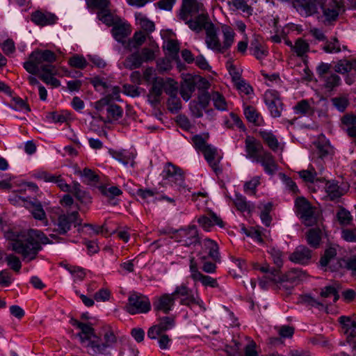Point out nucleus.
<instances>
[{
  "label": "nucleus",
  "mask_w": 356,
  "mask_h": 356,
  "mask_svg": "<svg viewBox=\"0 0 356 356\" xmlns=\"http://www.w3.org/2000/svg\"><path fill=\"white\" fill-rule=\"evenodd\" d=\"M211 99L216 108L221 111L226 110L227 102L225 97L218 92H213L211 94Z\"/></svg>",
  "instance_id": "obj_53"
},
{
  "label": "nucleus",
  "mask_w": 356,
  "mask_h": 356,
  "mask_svg": "<svg viewBox=\"0 0 356 356\" xmlns=\"http://www.w3.org/2000/svg\"><path fill=\"white\" fill-rule=\"evenodd\" d=\"M270 254L274 264L276 266L275 269L280 270L283 265V253L279 249L275 248H270L268 251Z\"/></svg>",
  "instance_id": "obj_54"
},
{
  "label": "nucleus",
  "mask_w": 356,
  "mask_h": 356,
  "mask_svg": "<svg viewBox=\"0 0 356 356\" xmlns=\"http://www.w3.org/2000/svg\"><path fill=\"white\" fill-rule=\"evenodd\" d=\"M70 323L72 325L76 326L81 330V332L77 334L79 337L81 342H83L87 339L86 337L91 336L93 333V327L88 324L79 322V321L72 318Z\"/></svg>",
  "instance_id": "obj_38"
},
{
  "label": "nucleus",
  "mask_w": 356,
  "mask_h": 356,
  "mask_svg": "<svg viewBox=\"0 0 356 356\" xmlns=\"http://www.w3.org/2000/svg\"><path fill=\"white\" fill-rule=\"evenodd\" d=\"M201 152L204 154L205 159L215 172L216 175L219 176L222 172V169L218 165L219 161L216 160L218 154L217 149L208 145Z\"/></svg>",
  "instance_id": "obj_25"
},
{
  "label": "nucleus",
  "mask_w": 356,
  "mask_h": 356,
  "mask_svg": "<svg viewBox=\"0 0 356 356\" xmlns=\"http://www.w3.org/2000/svg\"><path fill=\"white\" fill-rule=\"evenodd\" d=\"M295 204L297 214L305 225L312 226L316 223V216L314 209L305 197H298Z\"/></svg>",
  "instance_id": "obj_9"
},
{
  "label": "nucleus",
  "mask_w": 356,
  "mask_h": 356,
  "mask_svg": "<svg viewBox=\"0 0 356 356\" xmlns=\"http://www.w3.org/2000/svg\"><path fill=\"white\" fill-rule=\"evenodd\" d=\"M338 264L341 268L351 270L353 274H356V255H353L346 259H341Z\"/></svg>",
  "instance_id": "obj_47"
},
{
  "label": "nucleus",
  "mask_w": 356,
  "mask_h": 356,
  "mask_svg": "<svg viewBox=\"0 0 356 356\" xmlns=\"http://www.w3.org/2000/svg\"><path fill=\"white\" fill-rule=\"evenodd\" d=\"M296 113L301 115H312L314 113L307 100L303 99L297 103L294 106Z\"/></svg>",
  "instance_id": "obj_52"
},
{
  "label": "nucleus",
  "mask_w": 356,
  "mask_h": 356,
  "mask_svg": "<svg viewBox=\"0 0 356 356\" xmlns=\"http://www.w3.org/2000/svg\"><path fill=\"white\" fill-rule=\"evenodd\" d=\"M246 157L255 162L266 150L264 149L262 144L252 136H247L245 140Z\"/></svg>",
  "instance_id": "obj_15"
},
{
  "label": "nucleus",
  "mask_w": 356,
  "mask_h": 356,
  "mask_svg": "<svg viewBox=\"0 0 356 356\" xmlns=\"http://www.w3.org/2000/svg\"><path fill=\"white\" fill-rule=\"evenodd\" d=\"M111 153V152H110ZM113 156L122 162L124 165L130 164L131 165H134V156L131 153L123 152H112Z\"/></svg>",
  "instance_id": "obj_46"
},
{
  "label": "nucleus",
  "mask_w": 356,
  "mask_h": 356,
  "mask_svg": "<svg viewBox=\"0 0 356 356\" xmlns=\"http://www.w3.org/2000/svg\"><path fill=\"white\" fill-rule=\"evenodd\" d=\"M175 299L172 293H165L158 298L153 303L154 308L156 311H162L167 314L171 311L175 305Z\"/></svg>",
  "instance_id": "obj_23"
},
{
  "label": "nucleus",
  "mask_w": 356,
  "mask_h": 356,
  "mask_svg": "<svg viewBox=\"0 0 356 356\" xmlns=\"http://www.w3.org/2000/svg\"><path fill=\"white\" fill-rule=\"evenodd\" d=\"M190 272L191 277L194 282L199 281L203 286L206 287H218L219 285L216 279H214L209 275H205L199 271L197 268V263L193 257H191L190 259Z\"/></svg>",
  "instance_id": "obj_13"
},
{
  "label": "nucleus",
  "mask_w": 356,
  "mask_h": 356,
  "mask_svg": "<svg viewBox=\"0 0 356 356\" xmlns=\"http://www.w3.org/2000/svg\"><path fill=\"white\" fill-rule=\"evenodd\" d=\"M244 115L246 119L255 126H260L263 122V119L257 109L252 106H247L244 108Z\"/></svg>",
  "instance_id": "obj_39"
},
{
  "label": "nucleus",
  "mask_w": 356,
  "mask_h": 356,
  "mask_svg": "<svg viewBox=\"0 0 356 356\" xmlns=\"http://www.w3.org/2000/svg\"><path fill=\"white\" fill-rule=\"evenodd\" d=\"M264 101L272 117L278 118L281 116L283 104L277 91L275 90H267L264 94Z\"/></svg>",
  "instance_id": "obj_11"
},
{
  "label": "nucleus",
  "mask_w": 356,
  "mask_h": 356,
  "mask_svg": "<svg viewBox=\"0 0 356 356\" xmlns=\"http://www.w3.org/2000/svg\"><path fill=\"white\" fill-rule=\"evenodd\" d=\"M259 184V179H250L244 184V192L250 195H255L256 188Z\"/></svg>",
  "instance_id": "obj_62"
},
{
  "label": "nucleus",
  "mask_w": 356,
  "mask_h": 356,
  "mask_svg": "<svg viewBox=\"0 0 356 356\" xmlns=\"http://www.w3.org/2000/svg\"><path fill=\"white\" fill-rule=\"evenodd\" d=\"M19 199L23 201V206L32 213L35 219L40 220H46V213L40 202L37 200H34L33 201L28 200L26 198L21 196H19Z\"/></svg>",
  "instance_id": "obj_20"
},
{
  "label": "nucleus",
  "mask_w": 356,
  "mask_h": 356,
  "mask_svg": "<svg viewBox=\"0 0 356 356\" xmlns=\"http://www.w3.org/2000/svg\"><path fill=\"white\" fill-rule=\"evenodd\" d=\"M88 8L92 9L102 10L109 7L110 0H86Z\"/></svg>",
  "instance_id": "obj_59"
},
{
  "label": "nucleus",
  "mask_w": 356,
  "mask_h": 356,
  "mask_svg": "<svg viewBox=\"0 0 356 356\" xmlns=\"http://www.w3.org/2000/svg\"><path fill=\"white\" fill-rule=\"evenodd\" d=\"M332 65L326 63L321 62L316 67V74H318L320 80L329 75L331 72Z\"/></svg>",
  "instance_id": "obj_63"
},
{
  "label": "nucleus",
  "mask_w": 356,
  "mask_h": 356,
  "mask_svg": "<svg viewBox=\"0 0 356 356\" xmlns=\"http://www.w3.org/2000/svg\"><path fill=\"white\" fill-rule=\"evenodd\" d=\"M259 136L262 138L264 143L273 151L277 152L280 147V143L276 136L270 131H259Z\"/></svg>",
  "instance_id": "obj_35"
},
{
  "label": "nucleus",
  "mask_w": 356,
  "mask_h": 356,
  "mask_svg": "<svg viewBox=\"0 0 356 356\" xmlns=\"http://www.w3.org/2000/svg\"><path fill=\"white\" fill-rule=\"evenodd\" d=\"M143 64L141 56L138 52H134L127 56L123 62V65L126 69L132 70L139 68Z\"/></svg>",
  "instance_id": "obj_40"
},
{
  "label": "nucleus",
  "mask_w": 356,
  "mask_h": 356,
  "mask_svg": "<svg viewBox=\"0 0 356 356\" xmlns=\"http://www.w3.org/2000/svg\"><path fill=\"white\" fill-rule=\"evenodd\" d=\"M336 256V248L332 247L327 248L320 259V265L322 267H328L332 271L340 269L341 267L339 266L338 261H340L341 259H338Z\"/></svg>",
  "instance_id": "obj_17"
},
{
  "label": "nucleus",
  "mask_w": 356,
  "mask_h": 356,
  "mask_svg": "<svg viewBox=\"0 0 356 356\" xmlns=\"http://www.w3.org/2000/svg\"><path fill=\"white\" fill-rule=\"evenodd\" d=\"M353 67V63L347 60H340L334 66V71L340 74H346Z\"/></svg>",
  "instance_id": "obj_58"
},
{
  "label": "nucleus",
  "mask_w": 356,
  "mask_h": 356,
  "mask_svg": "<svg viewBox=\"0 0 356 356\" xmlns=\"http://www.w3.org/2000/svg\"><path fill=\"white\" fill-rule=\"evenodd\" d=\"M164 86L165 81L163 78L157 77L153 81L147 95L148 101L152 105L155 106L160 103Z\"/></svg>",
  "instance_id": "obj_18"
},
{
  "label": "nucleus",
  "mask_w": 356,
  "mask_h": 356,
  "mask_svg": "<svg viewBox=\"0 0 356 356\" xmlns=\"http://www.w3.org/2000/svg\"><path fill=\"white\" fill-rule=\"evenodd\" d=\"M321 80L323 82V87L327 91L333 90L341 84V78L334 73H331Z\"/></svg>",
  "instance_id": "obj_41"
},
{
  "label": "nucleus",
  "mask_w": 356,
  "mask_h": 356,
  "mask_svg": "<svg viewBox=\"0 0 356 356\" xmlns=\"http://www.w3.org/2000/svg\"><path fill=\"white\" fill-rule=\"evenodd\" d=\"M6 237L12 250L28 261L36 258L42 248V245L51 243L48 237L38 229H29L27 232L10 230L6 233Z\"/></svg>",
  "instance_id": "obj_1"
},
{
  "label": "nucleus",
  "mask_w": 356,
  "mask_h": 356,
  "mask_svg": "<svg viewBox=\"0 0 356 356\" xmlns=\"http://www.w3.org/2000/svg\"><path fill=\"white\" fill-rule=\"evenodd\" d=\"M175 300L179 299V303L181 305L191 307L198 305L202 307L203 301L200 299L198 294L195 293L193 289L188 287L186 284H181L177 286L172 293Z\"/></svg>",
  "instance_id": "obj_5"
},
{
  "label": "nucleus",
  "mask_w": 356,
  "mask_h": 356,
  "mask_svg": "<svg viewBox=\"0 0 356 356\" xmlns=\"http://www.w3.org/2000/svg\"><path fill=\"white\" fill-rule=\"evenodd\" d=\"M191 30H198L209 19L202 0H182L177 15Z\"/></svg>",
  "instance_id": "obj_3"
},
{
  "label": "nucleus",
  "mask_w": 356,
  "mask_h": 356,
  "mask_svg": "<svg viewBox=\"0 0 356 356\" xmlns=\"http://www.w3.org/2000/svg\"><path fill=\"white\" fill-rule=\"evenodd\" d=\"M6 260L8 263V265L9 266H10V268L16 271V272H19L21 267H22V264H21V261L19 260V259L14 255V254H8L6 258Z\"/></svg>",
  "instance_id": "obj_64"
},
{
  "label": "nucleus",
  "mask_w": 356,
  "mask_h": 356,
  "mask_svg": "<svg viewBox=\"0 0 356 356\" xmlns=\"http://www.w3.org/2000/svg\"><path fill=\"white\" fill-rule=\"evenodd\" d=\"M64 266L74 277V281H82L86 277L85 270L79 266H70L68 264Z\"/></svg>",
  "instance_id": "obj_51"
},
{
  "label": "nucleus",
  "mask_w": 356,
  "mask_h": 356,
  "mask_svg": "<svg viewBox=\"0 0 356 356\" xmlns=\"http://www.w3.org/2000/svg\"><path fill=\"white\" fill-rule=\"evenodd\" d=\"M198 30H193L197 33H200L203 29L206 32L205 42L207 47L216 53H225L234 42L235 33L234 29L228 25L224 24L221 26L222 33L223 34V41L220 42L217 34L216 29L214 24L211 22L210 19L206 21L204 24L200 25Z\"/></svg>",
  "instance_id": "obj_2"
},
{
  "label": "nucleus",
  "mask_w": 356,
  "mask_h": 356,
  "mask_svg": "<svg viewBox=\"0 0 356 356\" xmlns=\"http://www.w3.org/2000/svg\"><path fill=\"white\" fill-rule=\"evenodd\" d=\"M325 0L323 1V6L321 8L323 10V15L327 21H334L341 13H343L342 9L338 8L337 3L330 0V5L325 4Z\"/></svg>",
  "instance_id": "obj_30"
},
{
  "label": "nucleus",
  "mask_w": 356,
  "mask_h": 356,
  "mask_svg": "<svg viewBox=\"0 0 356 356\" xmlns=\"http://www.w3.org/2000/svg\"><path fill=\"white\" fill-rule=\"evenodd\" d=\"M163 173V177L167 178L182 177L184 175V171L181 168L170 162L166 163Z\"/></svg>",
  "instance_id": "obj_43"
},
{
  "label": "nucleus",
  "mask_w": 356,
  "mask_h": 356,
  "mask_svg": "<svg viewBox=\"0 0 356 356\" xmlns=\"http://www.w3.org/2000/svg\"><path fill=\"white\" fill-rule=\"evenodd\" d=\"M70 66L78 69H84L88 65V62L83 56L75 55L69 59Z\"/></svg>",
  "instance_id": "obj_56"
},
{
  "label": "nucleus",
  "mask_w": 356,
  "mask_h": 356,
  "mask_svg": "<svg viewBox=\"0 0 356 356\" xmlns=\"http://www.w3.org/2000/svg\"><path fill=\"white\" fill-rule=\"evenodd\" d=\"M48 181H55L58 186L63 191L70 192L79 200H83L85 197V193L81 189V186L78 182L72 181V184H67L65 179H47Z\"/></svg>",
  "instance_id": "obj_22"
},
{
  "label": "nucleus",
  "mask_w": 356,
  "mask_h": 356,
  "mask_svg": "<svg viewBox=\"0 0 356 356\" xmlns=\"http://www.w3.org/2000/svg\"><path fill=\"white\" fill-rule=\"evenodd\" d=\"M273 204L268 202L264 205V209L261 211L260 214L261 220L264 225L266 227H269L272 221V218L270 216V212L272 209Z\"/></svg>",
  "instance_id": "obj_57"
},
{
  "label": "nucleus",
  "mask_w": 356,
  "mask_h": 356,
  "mask_svg": "<svg viewBox=\"0 0 356 356\" xmlns=\"http://www.w3.org/2000/svg\"><path fill=\"white\" fill-rule=\"evenodd\" d=\"M321 240V230L318 228L310 229L307 234V241L312 248L318 247Z\"/></svg>",
  "instance_id": "obj_42"
},
{
  "label": "nucleus",
  "mask_w": 356,
  "mask_h": 356,
  "mask_svg": "<svg viewBox=\"0 0 356 356\" xmlns=\"http://www.w3.org/2000/svg\"><path fill=\"white\" fill-rule=\"evenodd\" d=\"M174 325V318L170 316L159 318L158 323L149 328L147 331V337L151 339H156L159 336L167 330L172 329Z\"/></svg>",
  "instance_id": "obj_14"
},
{
  "label": "nucleus",
  "mask_w": 356,
  "mask_h": 356,
  "mask_svg": "<svg viewBox=\"0 0 356 356\" xmlns=\"http://www.w3.org/2000/svg\"><path fill=\"white\" fill-rule=\"evenodd\" d=\"M98 188L104 195L108 197H114L122 193V191L115 186L101 185Z\"/></svg>",
  "instance_id": "obj_50"
},
{
  "label": "nucleus",
  "mask_w": 356,
  "mask_h": 356,
  "mask_svg": "<svg viewBox=\"0 0 356 356\" xmlns=\"http://www.w3.org/2000/svg\"><path fill=\"white\" fill-rule=\"evenodd\" d=\"M283 275L285 277V280L293 283L295 285L298 284L307 277L306 272L300 268H293Z\"/></svg>",
  "instance_id": "obj_36"
},
{
  "label": "nucleus",
  "mask_w": 356,
  "mask_h": 356,
  "mask_svg": "<svg viewBox=\"0 0 356 356\" xmlns=\"http://www.w3.org/2000/svg\"><path fill=\"white\" fill-rule=\"evenodd\" d=\"M229 4H232L236 10H241L248 16L252 14V8L248 5V0H232Z\"/></svg>",
  "instance_id": "obj_49"
},
{
  "label": "nucleus",
  "mask_w": 356,
  "mask_h": 356,
  "mask_svg": "<svg viewBox=\"0 0 356 356\" xmlns=\"http://www.w3.org/2000/svg\"><path fill=\"white\" fill-rule=\"evenodd\" d=\"M208 256L204 254L202 252L197 254V259L200 264H202V269L207 273H213L216 270V265L211 261H207Z\"/></svg>",
  "instance_id": "obj_45"
},
{
  "label": "nucleus",
  "mask_w": 356,
  "mask_h": 356,
  "mask_svg": "<svg viewBox=\"0 0 356 356\" xmlns=\"http://www.w3.org/2000/svg\"><path fill=\"white\" fill-rule=\"evenodd\" d=\"M309 45L306 40L302 38L296 40L295 44L293 45V51L298 56H304L309 51Z\"/></svg>",
  "instance_id": "obj_48"
},
{
  "label": "nucleus",
  "mask_w": 356,
  "mask_h": 356,
  "mask_svg": "<svg viewBox=\"0 0 356 356\" xmlns=\"http://www.w3.org/2000/svg\"><path fill=\"white\" fill-rule=\"evenodd\" d=\"M312 259V251L307 247L300 245L290 255L289 259L296 264H307Z\"/></svg>",
  "instance_id": "obj_24"
},
{
  "label": "nucleus",
  "mask_w": 356,
  "mask_h": 356,
  "mask_svg": "<svg viewBox=\"0 0 356 356\" xmlns=\"http://www.w3.org/2000/svg\"><path fill=\"white\" fill-rule=\"evenodd\" d=\"M85 341L81 342L86 348L87 352L92 356L106 355L109 354L108 347L102 342L101 339L95 334L93 329V333L91 336L86 337Z\"/></svg>",
  "instance_id": "obj_10"
},
{
  "label": "nucleus",
  "mask_w": 356,
  "mask_h": 356,
  "mask_svg": "<svg viewBox=\"0 0 356 356\" xmlns=\"http://www.w3.org/2000/svg\"><path fill=\"white\" fill-rule=\"evenodd\" d=\"M232 201L236 209L241 213H250L254 209V204L248 202L246 197L240 193H236Z\"/></svg>",
  "instance_id": "obj_32"
},
{
  "label": "nucleus",
  "mask_w": 356,
  "mask_h": 356,
  "mask_svg": "<svg viewBox=\"0 0 356 356\" xmlns=\"http://www.w3.org/2000/svg\"><path fill=\"white\" fill-rule=\"evenodd\" d=\"M276 284H279L280 289L285 290L287 293H291L295 286L293 283L289 282L285 280V277L283 275H281L280 272L278 274V280H277Z\"/></svg>",
  "instance_id": "obj_61"
},
{
  "label": "nucleus",
  "mask_w": 356,
  "mask_h": 356,
  "mask_svg": "<svg viewBox=\"0 0 356 356\" xmlns=\"http://www.w3.org/2000/svg\"><path fill=\"white\" fill-rule=\"evenodd\" d=\"M325 191L331 200L341 197L344 193V189L339 186V183L336 179L327 180Z\"/></svg>",
  "instance_id": "obj_33"
},
{
  "label": "nucleus",
  "mask_w": 356,
  "mask_h": 356,
  "mask_svg": "<svg viewBox=\"0 0 356 356\" xmlns=\"http://www.w3.org/2000/svg\"><path fill=\"white\" fill-rule=\"evenodd\" d=\"M195 90V85L193 81H185L181 86L180 95L181 97L188 101Z\"/></svg>",
  "instance_id": "obj_44"
},
{
  "label": "nucleus",
  "mask_w": 356,
  "mask_h": 356,
  "mask_svg": "<svg viewBox=\"0 0 356 356\" xmlns=\"http://www.w3.org/2000/svg\"><path fill=\"white\" fill-rule=\"evenodd\" d=\"M197 222L204 229L207 230L216 225L220 227H224L222 220L213 212H210L208 216H200L198 218Z\"/></svg>",
  "instance_id": "obj_29"
},
{
  "label": "nucleus",
  "mask_w": 356,
  "mask_h": 356,
  "mask_svg": "<svg viewBox=\"0 0 356 356\" xmlns=\"http://www.w3.org/2000/svg\"><path fill=\"white\" fill-rule=\"evenodd\" d=\"M110 98L104 97L99 101L96 102L95 108L99 111H106V117H101L105 122H111L114 120H118L122 116V108L115 104H109Z\"/></svg>",
  "instance_id": "obj_7"
},
{
  "label": "nucleus",
  "mask_w": 356,
  "mask_h": 356,
  "mask_svg": "<svg viewBox=\"0 0 356 356\" xmlns=\"http://www.w3.org/2000/svg\"><path fill=\"white\" fill-rule=\"evenodd\" d=\"M202 245L203 248L208 251V257H211L215 261L220 260L218 245L214 241L207 238L204 239Z\"/></svg>",
  "instance_id": "obj_37"
},
{
  "label": "nucleus",
  "mask_w": 356,
  "mask_h": 356,
  "mask_svg": "<svg viewBox=\"0 0 356 356\" xmlns=\"http://www.w3.org/2000/svg\"><path fill=\"white\" fill-rule=\"evenodd\" d=\"M339 321L342 325L344 332L347 335L348 342L350 343L352 339L356 338V321L346 316H340Z\"/></svg>",
  "instance_id": "obj_28"
},
{
  "label": "nucleus",
  "mask_w": 356,
  "mask_h": 356,
  "mask_svg": "<svg viewBox=\"0 0 356 356\" xmlns=\"http://www.w3.org/2000/svg\"><path fill=\"white\" fill-rule=\"evenodd\" d=\"M175 241L181 243L184 246L189 247L200 243L197 228L195 225H189L172 232Z\"/></svg>",
  "instance_id": "obj_6"
},
{
  "label": "nucleus",
  "mask_w": 356,
  "mask_h": 356,
  "mask_svg": "<svg viewBox=\"0 0 356 356\" xmlns=\"http://www.w3.org/2000/svg\"><path fill=\"white\" fill-rule=\"evenodd\" d=\"M325 0H296V6L298 10L304 13L306 16L317 13L318 8L323 6Z\"/></svg>",
  "instance_id": "obj_19"
},
{
  "label": "nucleus",
  "mask_w": 356,
  "mask_h": 356,
  "mask_svg": "<svg viewBox=\"0 0 356 356\" xmlns=\"http://www.w3.org/2000/svg\"><path fill=\"white\" fill-rule=\"evenodd\" d=\"M72 224H74V227L81 225V219L79 218L78 211H74L67 214L59 216L57 222L58 234H65L70 229Z\"/></svg>",
  "instance_id": "obj_12"
},
{
  "label": "nucleus",
  "mask_w": 356,
  "mask_h": 356,
  "mask_svg": "<svg viewBox=\"0 0 356 356\" xmlns=\"http://www.w3.org/2000/svg\"><path fill=\"white\" fill-rule=\"evenodd\" d=\"M249 50L258 60L262 59L268 54V51L263 47L261 38L259 35L254 36L250 42Z\"/></svg>",
  "instance_id": "obj_31"
},
{
  "label": "nucleus",
  "mask_w": 356,
  "mask_h": 356,
  "mask_svg": "<svg viewBox=\"0 0 356 356\" xmlns=\"http://www.w3.org/2000/svg\"><path fill=\"white\" fill-rule=\"evenodd\" d=\"M112 34L117 41L124 43V39L131 34L130 26L120 19L113 26Z\"/></svg>",
  "instance_id": "obj_27"
},
{
  "label": "nucleus",
  "mask_w": 356,
  "mask_h": 356,
  "mask_svg": "<svg viewBox=\"0 0 356 356\" xmlns=\"http://www.w3.org/2000/svg\"><path fill=\"white\" fill-rule=\"evenodd\" d=\"M136 18L139 21V24L143 30L147 32H152L154 30V24L144 17L142 13H136Z\"/></svg>",
  "instance_id": "obj_55"
},
{
  "label": "nucleus",
  "mask_w": 356,
  "mask_h": 356,
  "mask_svg": "<svg viewBox=\"0 0 356 356\" xmlns=\"http://www.w3.org/2000/svg\"><path fill=\"white\" fill-rule=\"evenodd\" d=\"M260 163L264 171L269 175L273 176L277 170V165L275 161L274 156L268 151L263 152L261 156L255 161Z\"/></svg>",
  "instance_id": "obj_21"
},
{
  "label": "nucleus",
  "mask_w": 356,
  "mask_h": 356,
  "mask_svg": "<svg viewBox=\"0 0 356 356\" xmlns=\"http://www.w3.org/2000/svg\"><path fill=\"white\" fill-rule=\"evenodd\" d=\"M56 60V54L51 50H35L28 61L24 63V69L31 74H38L40 71L51 75H56L57 70L53 65Z\"/></svg>",
  "instance_id": "obj_4"
},
{
  "label": "nucleus",
  "mask_w": 356,
  "mask_h": 356,
  "mask_svg": "<svg viewBox=\"0 0 356 356\" xmlns=\"http://www.w3.org/2000/svg\"><path fill=\"white\" fill-rule=\"evenodd\" d=\"M323 49L327 53H337L341 51L340 44L337 38H332L331 41H327Z\"/></svg>",
  "instance_id": "obj_60"
},
{
  "label": "nucleus",
  "mask_w": 356,
  "mask_h": 356,
  "mask_svg": "<svg viewBox=\"0 0 356 356\" xmlns=\"http://www.w3.org/2000/svg\"><path fill=\"white\" fill-rule=\"evenodd\" d=\"M257 269L265 273L259 282V285L262 289H267L270 286L276 284L280 270L270 267L268 264H265Z\"/></svg>",
  "instance_id": "obj_16"
},
{
  "label": "nucleus",
  "mask_w": 356,
  "mask_h": 356,
  "mask_svg": "<svg viewBox=\"0 0 356 356\" xmlns=\"http://www.w3.org/2000/svg\"><path fill=\"white\" fill-rule=\"evenodd\" d=\"M31 20L35 24L41 26L54 24L57 17L49 12L37 10L31 14Z\"/></svg>",
  "instance_id": "obj_26"
},
{
  "label": "nucleus",
  "mask_w": 356,
  "mask_h": 356,
  "mask_svg": "<svg viewBox=\"0 0 356 356\" xmlns=\"http://www.w3.org/2000/svg\"><path fill=\"white\" fill-rule=\"evenodd\" d=\"M97 15L98 19L108 26H113L120 19L111 13L109 7L98 10Z\"/></svg>",
  "instance_id": "obj_34"
},
{
  "label": "nucleus",
  "mask_w": 356,
  "mask_h": 356,
  "mask_svg": "<svg viewBox=\"0 0 356 356\" xmlns=\"http://www.w3.org/2000/svg\"><path fill=\"white\" fill-rule=\"evenodd\" d=\"M149 298L140 293H131L128 298L126 309L130 314L147 313L150 310Z\"/></svg>",
  "instance_id": "obj_8"
}]
</instances>
